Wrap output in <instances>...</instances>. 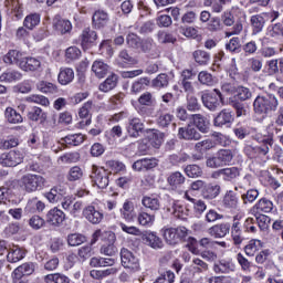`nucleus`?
I'll list each match as a JSON object with an SVG mask.
<instances>
[{"mask_svg":"<svg viewBox=\"0 0 283 283\" xmlns=\"http://www.w3.org/2000/svg\"><path fill=\"white\" fill-rule=\"evenodd\" d=\"M280 101L274 94H263L255 97L253 102L254 114L259 116H269L271 112H277Z\"/></svg>","mask_w":283,"mask_h":283,"instance_id":"f257e3e1","label":"nucleus"},{"mask_svg":"<svg viewBox=\"0 0 283 283\" xmlns=\"http://www.w3.org/2000/svg\"><path fill=\"white\" fill-rule=\"evenodd\" d=\"M233 150L220 149L213 157H209L206 161L207 167L210 169H218L220 167H227L230 163H233Z\"/></svg>","mask_w":283,"mask_h":283,"instance_id":"f03ea898","label":"nucleus"},{"mask_svg":"<svg viewBox=\"0 0 283 283\" xmlns=\"http://www.w3.org/2000/svg\"><path fill=\"white\" fill-rule=\"evenodd\" d=\"M201 102L210 112H217L222 107V93L218 88L206 91L201 94Z\"/></svg>","mask_w":283,"mask_h":283,"instance_id":"7ed1b4c3","label":"nucleus"},{"mask_svg":"<svg viewBox=\"0 0 283 283\" xmlns=\"http://www.w3.org/2000/svg\"><path fill=\"white\" fill-rule=\"evenodd\" d=\"M161 233L167 244H170L174 247L178 244L180 240H187V235H189V230H187V228L185 227L164 228L161 229Z\"/></svg>","mask_w":283,"mask_h":283,"instance_id":"20e7f679","label":"nucleus"},{"mask_svg":"<svg viewBox=\"0 0 283 283\" xmlns=\"http://www.w3.org/2000/svg\"><path fill=\"white\" fill-rule=\"evenodd\" d=\"M25 154L21 150H10L0 155V165L2 167H17L23 163Z\"/></svg>","mask_w":283,"mask_h":283,"instance_id":"39448f33","label":"nucleus"},{"mask_svg":"<svg viewBox=\"0 0 283 283\" xmlns=\"http://www.w3.org/2000/svg\"><path fill=\"white\" fill-rule=\"evenodd\" d=\"M91 180L94 185H96V187H98V189H107L109 186V172L104 168L93 166Z\"/></svg>","mask_w":283,"mask_h":283,"instance_id":"423d86ee","label":"nucleus"},{"mask_svg":"<svg viewBox=\"0 0 283 283\" xmlns=\"http://www.w3.org/2000/svg\"><path fill=\"white\" fill-rule=\"evenodd\" d=\"M120 260L124 269H130V271H140V261L128 249L123 248L120 250Z\"/></svg>","mask_w":283,"mask_h":283,"instance_id":"0eeeda50","label":"nucleus"},{"mask_svg":"<svg viewBox=\"0 0 283 283\" xmlns=\"http://www.w3.org/2000/svg\"><path fill=\"white\" fill-rule=\"evenodd\" d=\"M242 216L237 214L233 217L232 226L230 228L231 238L234 247H240L244 242V237L242 235Z\"/></svg>","mask_w":283,"mask_h":283,"instance_id":"6e6552de","label":"nucleus"},{"mask_svg":"<svg viewBox=\"0 0 283 283\" xmlns=\"http://www.w3.org/2000/svg\"><path fill=\"white\" fill-rule=\"evenodd\" d=\"M34 273V263H24L18 266L12 273L13 283H27L24 275H32Z\"/></svg>","mask_w":283,"mask_h":283,"instance_id":"1a4fd4ad","label":"nucleus"},{"mask_svg":"<svg viewBox=\"0 0 283 283\" xmlns=\"http://www.w3.org/2000/svg\"><path fill=\"white\" fill-rule=\"evenodd\" d=\"M221 206L228 211H235L240 209V197L233 190H228L222 197Z\"/></svg>","mask_w":283,"mask_h":283,"instance_id":"9d476101","label":"nucleus"},{"mask_svg":"<svg viewBox=\"0 0 283 283\" xmlns=\"http://www.w3.org/2000/svg\"><path fill=\"white\" fill-rule=\"evenodd\" d=\"M259 143L260 144L258 146H247L245 151L248 154L249 151H253V154H256V156H266L271 147H273V138L264 137Z\"/></svg>","mask_w":283,"mask_h":283,"instance_id":"9b49d317","label":"nucleus"},{"mask_svg":"<svg viewBox=\"0 0 283 283\" xmlns=\"http://www.w3.org/2000/svg\"><path fill=\"white\" fill-rule=\"evenodd\" d=\"M234 115L228 108L222 109L213 119L214 127H231L233 125Z\"/></svg>","mask_w":283,"mask_h":283,"instance_id":"f8f14e48","label":"nucleus"},{"mask_svg":"<svg viewBox=\"0 0 283 283\" xmlns=\"http://www.w3.org/2000/svg\"><path fill=\"white\" fill-rule=\"evenodd\" d=\"M177 136L180 140H200L202 138V135L191 125L180 127Z\"/></svg>","mask_w":283,"mask_h":283,"instance_id":"ddd939ff","label":"nucleus"},{"mask_svg":"<svg viewBox=\"0 0 283 283\" xmlns=\"http://www.w3.org/2000/svg\"><path fill=\"white\" fill-rule=\"evenodd\" d=\"M104 237L107 238L108 244L102 245L101 253L108 256L116 255V253H118V248L114 245V242H116V234L112 231H105Z\"/></svg>","mask_w":283,"mask_h":283,"instance_id":"4468645a","label":"nucleus"},{"mask_svg":"<svg viewBox=\"0 0 283 283\" xmlns=\"http://www.w3.org/2000/svg\"><path fill=\"white\" fill-rule=\"evenodd\" d=\"M83 216L88 222H91V224H101V222H103V218H105L103 212L97 210L94 206H87L84 208Z\"/></svg>","mask_w":283,"mask_h":283,"instance_id":"2eb2a0df","label":"nucleus"},{"mask_svg":"<svg viewBox=\"0 0 283 283\" xmlns=\"http://www.w3.org/2000/svg\"><path fill=\"white\" fill-rule=\"evenodd\" d=\"M134 171H149L158 167V159L156 158H142L133 164Z\"/></svg>","mask_w":283,"mask_h":283,"instance_id":"dca6fc26","label":"nucleus"},{"mask_svg":"<svg viewBox=\"0 0 283 283\" xmlns=\"http://www.w3.org/2000/svg\"><path fill=\"white\" fill-rule=\"evenodd\" d=\"M186 180L187 178L180 171L171 172L167 178L169 187H171L172 191H178V193H184L180 188L186 182Z\"/></svg>","mask_w":283,"mask_h":283,"instance_id":"f3484780","label":"nucleus"},{"mask_svg":"<svg viewBox=\"0 0 283 283\" xmlns=\"http://www.w3.org/2000/svg\"><path fill=\"white\" fill-rule=\"evenodd\" d=\"M145 129V124L138 117H129L127 132L132 138H138Z\"/></svg>","mask_w":283,"mask_h":283,"instance_id":"a211bd4d","label":"nucleus"},{"mask_svg":"<svg viewBox=\"0 0 283 283\" xmlns=\"http://www.w3.org/2000/svg\"><path fill=\"white\" fill-rule=\"evenodd\" d=\"M67 195V188L65 186H54L50 192L45 195V198L49 200V202H52L53 205H56V202H61L63 200L64 196Z\"/></svg>","mask_w":283,"mask_h":283,"instance_id":"6ab92c4d","label":"nucleus"},{"mask_svg":"<svg viewBox=\"0 0 283 283\" xmlns=\"http://www.w3.org/2000/svg\"><path fill=\"white\" fill-rule=\"evenodd\" d=\"M222 187L220 184H206L201 190V196L205 200H216L220 196Z\"/></svg>","mask_w":283,"mask_h":283,"instance_id":"aec40b11","label":"nucleus"},{"mask_svg":"<svg viewBox=\"0 0 283 283\" xmlns=\"http://www.w3.org/2000/svg\"><path fill=\"white\" fill-rule=\"evenodd\" d=\"M53 30H55L57 34H70V32H72V22L60 15H55L53 19Z\"/></svg>","mask_w":283,"mask_h":283,"instance_id":"412c9836","label":"nucleus"},{"mask_svg":"<svg viewBox=\"0 0 283 283\" xmlns=\"http://www.w3.org/2000/svg\"><path fill=\"white\" fill-rule=\"evenodd\" d=\"M120 217L126 222H134L136 220V209L134 208V202L125 201L119 210Z\"/></svg>","mask_w":283,"mask_h":283,"instance_id":"4be33fe9","label":"nucleus"},{"mask_svg":"<svg viewBox=\"0 0 283 283\" xmlns=\"http://www.w3.org/2000/svg\"><path fill=\"white\" fill-rule=\"evenodd\" d=\"M65 220V212H63L59 208L51 209L46 214V222L49 224H53L54 227H59V224H63Z\"/></svg>","mask_w":283,"mask_h":283,"instance_id":"5701e85b","label":"nucleus"},{"mask_svg":"<svg viewBox=\"0 0 283 283\" xmlns=\"http://www.w3.org/2000/svg\"><path fill=\"white\" fill-rule=\"evenodd\" d=\"M19 185L21 189L31 193L32 191H36V175L27 174L20 180Z\"/></svg>","mask_w":283,"mask_h":283,"instance_id":"b1692460","label":"nucleus"},{"mask_svg":"<svg viewBox=\"0 0 283 283\" xmlns=\"http://www.w3.org/2000/svg\"><path fill=\"white\" fill-rule=\"evenodd\" d=\"M92 109V102H87L83 105V107L80 108L78 116L82 119L80 123H77L76 127L80 129H83V127H87V125L92 124V118H90V111Z\"/></svg>","mask_w":283,"mask_h":283,"instance_id":"393cba45","label":"nucleus"},{"mask_svg":"<svg viewBox=\"0 0 283 283\" xmlns=\"http://www.w3.org/2000/svg\"><path fill=\"white\" fill-rule=\"evenodd\" d=\"M93 25L97 30H101V28H105L107 23H109V14L105 11L97 10L94 12L92 17Z\"/></svg>","mask_w":283,"mask_h":283,"instance_id":"a878e982","label":"nucleus"},{"mask_svg":"<svg viewBox=\"0 0 283 283\" xmlns=\"http://www.w3.org/2000/svg\"><path fill=\"white\" fill-rule=\"evenodd\" d=\"M229 231H231V224L219 223V224L211 227L208 230V233H209V235H212L213 238H226V235H228Z\"/></svg>","mask_w":283,"mask_h":283,"instance_id":"bb28decb","label":"nucleus"},{"mask_svg":"<svg viewBox=\"0 0 283 283\" xmlns=\"http://www.w3.org/2000/svg\"><path fill=\"white\" fill-rule=\"evenodd\" d=\"M214 273H233L235 271V263L231 260H221L213 265Z\"/></svg>","mask_w":283,"mask_h":283,"instance_id":"cd10ccee","label":"nucleus"},{"mask_svg":"<svg viewBox=\"0 0 283 283\" xmlns=\"http://www.w3.org/2000/svg\"><path fill=\"white\" fill-rule=\"evenodd\" d=\"M142 205L150 211H160V198L156 196H145L142 199Z\"/></svg>","mask_w":283,"mask_h":283,"instance_id":"c85d7f7f","label":"nucleus"},{"mask_svg":"<svg viewBox=\"0 0 283 283\" xmlns=\"http://www.w3.org/2000/svg\"><path fill=\"white\" fill-rule=\"evenodd\" d=\"M4 6L11 14H14L15 19H21L23 17V8L19 0H6Z\"/></svg>","mask_w":283,"mask_h":283,"instance_id":"c756f323","label":"nucleus"},{"mask_svg":"<svg viewBox=\"0 0 283 283\" xmlns=\"http://www.w3.org/2000/svg\"><path fill=\"white\" fill-rule=\"evenodd\" d=\"M264 23H266V20H264V17L262 14H255L252 15L250 19V25L252 28V34H260L262 30H264Z\"/></svg>","mask_w":283,"mask_h":283,"instance_id":"7c9ffc66","label":"nucleus"},{"mask_svg":"<svg viewBox=\"0 0 283 283\" xmlns=\"http://www.w3.org/2000/svg\"><path fill=\"white\" fill-rule=\"evenodd\" d=\"M23 57V53L18 50H10L4 56L3 62L7 65H21V59Z\"/></svg>","mask_w":283,"mask_h":283,"instance_id":"2f4dec72","label":"nucleus"},{"mask_svg":"<svg viewBox=\"0 0 283 283\" xmlns=\"http://www.w3.org/2000/svg\"><path fill=\"white\" fill-rule=\"evenodd\" d=\"M25 258V252L19 248V245H13L9 249V252L7 254L8 262H11L12 264L17 262H21Z\"/></svg>","mask_w":283,"mask_h":283,"instance_id":"473e14b6","label":"nucleus"},{"mask_svg":"<svg viewBox=\"0 0 283 283\" xmlns=\"http://www.w3.org/2000/svg\"><path fill=\"white\" fill-rule=\"evenodd\" d=\"M57 81L60 85H70L72 81H74V70L70 67L60 69V73L57 75Z\"/></svg>","mask_w":283,"mask_h":283,"instance_id":"72a5a7b5","label":"nucleus"},{"mask_svg":"<svg viewBox=\"0 0 283 283\" xmlns=\"http://www.w3.org/2000/svg\"><path fill=\"white\" fill-rule=\"evenodd\" d=\"M118 85V75L111 74L104 82L98 86L99 92H112Z\"/></svg>","mask_w":283,"mask_h":283,"instance_id":"f704fd0d","label":"nucleus"},{"mask_svg":"<svg viewBox=\"0 0 283 283\" xmlns=\"http://www.w3.org/2000/svg\"><path fill=\"white\" fill-rule=\"evenodd\" d=\"M92 72H94L97 78H105L109 73V65L103 61H95L92 65Z\"/></svg>","mask_w":283,"mask_h":283,"instance_id":"c9c22d12","label":"nucleus"},{"mask_svg":"<svg viewBox=\"0 0 283 283\" xmlns=\"http://www.w3.org/2000/svg\"><path fill=\"white\" fill-rule=\"evenodd\" d=\"M253 209L256 210V213H271L273 211V201L262 198L255 203Z\"/></svg>","mask_w":283,"mask_h":283,"instance_id":"e433bc0d","label":"nucleus"},{"mask_svg":"<svg viewBox=\"0 0 283 283\" xmlns=\"http://www.w3.org/2000/svg\"><path fill=\"white\" fill-rule=\"evenodd\" d=\"M262 248V241L258 239H252L248 242V244L243 248V251L248 258H253L256 251H260Z\"/></svg>","mask_w":283,"mask_h":283,"instance_id":"4c0bfd02","label":"nucleus"},{"mask_svg":"<svg viewBox=\"0 0 283 283\" xmlns=\"http://www.w3.org/2000/svg\"><path fill=\"white\" fill-rule=\"evenodd\" d=\"M191 118L193 125L197 126L199 132H201L202 134H207V132H209V123L207 122V118H205V116L200 114H193L191 115Z\"/></svg>","mask_w":283,"mask_h":283,"instance_id":"58836bf2","label":"nucleus"},{"mask_svg":"<svg viewBox=\"0 0 283 283\" xmlns=\"http://www.w3.org/2000/svg\"><path fill=\"white\" fill-rule=\"evenodd\" d=\"M97 39H98V34H96V31L90 28H86L82 31V34H81L82 45H88V43H95Z\"/></svg>","mask_w":283,"mask_h":283,"instance_id":"ea45409f","label":"nucleus"},{"mask_svg":"<svg viewBox=\"0 0 283 283\" xmlns=\"http://www.w3.org/2000/svg\"><path fill=\"white\" fill-rule=\"evenodd\" d=\"M117 63L120 65V67H127V65H134L136 63V60L129 55V52L127 50H122L117 57Z\"/></svg>","mask_w":283,"mask_h":283,"instance_id":"a19ab883","label":"nucleus"},{"mask_svg":"<svg viewBox=\"0 0 283 283\" xmlns=\"http://www.w3.org/2000/svg\"><path fill=\"white\" fill-rule=\"evenodd\" d=\"M169 86V75L161 73L151 81V87L155 90H163Z\"/></svg>","mask_w":283,"mask_h":283,"instance_id":"79ce46f5","label":"nucleus"},{"mask_svg":"<svg viewBox=\"0 0 283 283\" xmlns=\"http://www.w3.org/2000/svg\"><path fill=\"white\" fill-rule=\"evenodd\" d=\"M151 80H149V77H140L132 84L130 92H133V94H138L143 92L145 87L149 86Z\"/></svg>","mask_w":283,"mask_h":283,"instance_id":"37998d69","label":"nucleus"},{"mask_svg":"<svg viewBox=\"0 0 283 283\" xmlns=\"http://www.w3.org/2000/svg\"><path fill=\"white\" fill-rule=\"evenodd\" d=\"M21 76L18 71H7L0 75V83H14V81H21Z\"/></svg>","mask_w":283,"mask_h":283,"instance_id":"c03bdc74","label":"nucleus"},{"mask_svg":"<svg viewBox=\"0 0 283 283\" xmlns=\"http://www.w3.org/2000/svg\"><path fill=\"white\" fill-rule=\"evenodd\" d=\"M4 116L8 120V123H11L13 125H17V123H23V117L21 116V114H19L12 107H8L6 109Z\"/></svg>","mask_w":283,"mask_h":283,"instance_id":"a18cd8bd","label":"nucleus"},{"mask_svg":"<svg viewBox=\"0 0 283 283\" xmlns=\"http://www.w3.org/2000/svg\"><path fill=\"white\" fill-rule=\"evenodd\" d=\"M235 178H240V169L238 167L223 168L224 182H233Z\"/></svg>","mask_w":283,"mask_h":283,"instance_id":"49530a36","label":"nucleus"},{"mask_svg":"<svg viewBox=\"0 0 283 283\" xmlns=\"http://www.w3.org/2000/svg\"><path fill=\"white\" fill-rule=\"evenodd\" d=\"M39 92H42V94H57L59 87L56 84H52L50 82L41 81L38 85Z\"/></svg>","mask_w":283,"mask_h":283,"instance_id":"de8ad7c7","label":"nucleus"},{"mask_svg":"<svg viewBox=\"0 0 283 283\" xmlns=\"http://www.w3.org/2000/svg\"><path fill=\"white\" fill-rule=\"evenodd\" d=\"M193 59L199 65H209L211 54L207 53V51L197 50L193 52Z\"/></svg>","mask_w":283,"mask_h":283,"instance_id":"09e8293b","label":"nucleus"},{"mask_svg":"<svg viewBox=\"0 0 283 283\" xmlns=\"http://www.w3.org/2000/svg\"><path fill=\"white\" fill-rule=\"evenodd\" d=\"M19 67L24 72H34L36 70V59L22 56Z\"/></svg>","mask_w":283,"mask_h":283,"instance_id":"8fccbe9b","label":"nucleus"},{"mask_svg":"<svg viewBox=\"0 0 283 283\" xmlns=\"http://www.w3.org/2000/svg\"><path fill=\"white\" fill-rule=\"evenodd\" d=\"M138 223L142 227H151L156 222V216L147 212H140L137 217Z\"/></svg>","mask_w":283,"mask_h":283,"instance_id":"3c124183","label":"nucleus"},{"mask_svg":"<svg viewBox=\"0 0 283 283\" xmlns=\"http://www.w3.org/2000/svg\"><path fill=\"white\" fill-rule=\"evenodd\" d=\"M84 140H85V137L83 136V134L67 135L66 137L63 138V142L66 145H72L73 147H77V145H82Z\"/></svg>","mask_w":283,"mask_h":283,"instance_id":"603ef678","label":"nucleus"},{"mask_svg":"<svg viewBox=\"0 0 283 283\" xmlns=\"http://www.w3.org/2000/svg\"><path fill=\"white\" fill-rule=\"evenodd\" d=\"M87 242V238L83 234L73 233L67 237V244L70 247H81V244Z\"/></svg>","mask_w":283,"mask_h":283,"instance_id":"864d4df0","label":"nucleus"},{"mask_svg":"<svg viewBox=\"0 0 283 283\" xmlns=\"http://www.w3.org/2000/svg\"><path fill=\"white\" fill-rule=\"evenodd\" d=\"M191 266L195 273H205L209 271V264H207V262L202 261V259H199V258L192 259Z\"/></svg>","mask_w":283,"mask_h":283,"instance_id":"5fc2aeb1","label":"nucleus"},{"mask_svg":"<svg viewBox=\"0 0 283 283\" xmlns=\"http://www.w3.org/2000/svg\"><path fill=\"white\" fill-rule=\"evenodd\" d=\"M185 174L188 178H200L202 176V168L198 165H188L185 168Z\"/></svg>","mask_w":283,"mask_h":283,"instance_id":"6e6d98bb","label":"nucleus"},{"mask_svg":"<svg viewBox=\"0 0 283 283\" xmlns=\"http://www.w3.org/2000/svg\"><path fill=\"white\" fill-rule=\"evenodd\" d=\"M146 242L151 249H163V240L154 232L147 234Z\"/></svg>","mask_w":283,"mask_h":283,"instance_id":"4d7b16f0","label":"nucleus"},{"mask_svg":"<svg viewBox=\"0 0 283 283\" xmlns=\"http://www.w3.org/2000/svg\"><path fill=\"white\" fill-rule=\"evenodd\" d=\"M83 178V169L78 166H73L67 174V180L70 182H76V180H81Z\"/></svg>","mask_w":283,"mask_h":283,"instance_id":"13d9d810","label":"nucleus"},{"mask_svg":"<svg viewBox=\"0 0 283 283\" xmlns=\"http://www.w3.org/2000/svg\"><path fill=\"white\" fill-rule=\"evenodd\" d=\"M138 103L145 107H151L156 103V98H154V94L150 92H145L138 97Z\"/></svg>","mask_w":283,"mask_h":283,"instance_id":"bf43d9fd","label":"nucleus"},{"mask_svg":"<svg viewBox=\"0 0 283 283\" xmlns=\"http://www.w3.org/2000/svg\"><path fill=\"white\" fill-rule=\"evenodd\" d=\"M174 120V115L169 113L160 114L157 118V125L158 127H161L163 129L169 127Z\"/></svg>","mask_w":283,"mask_h":283,"instance_id":"052dcab7","label":"nucleus"},{"mask_svg":"<svg viewBox=\"0 0 283 283\" xmlns=\"http://www.w3.org/2000/svg\"><path fill=\"white\" fill-rule=\"evenodd\" d=\"M46 283H70V277L63 274H49L44 276Z\"/></svg>","mask_w":283,"mask_h":283,"instance_id":"680f3d73","label":"nucleus"},{"mask_svg":"<svg viewBox=\"0 0 283 283\" xmlns=\"http://www.w3.org/2000/svg\"><path fill=\"white\" fill-rule=\"evenodd\" d=\"M208 30L209 32H220L222 28H224V24H222V20L218 17H213L208 22Z\"/></svg>","mask_w":283,"mask_h":283,"instance_id":"e2e57ef3","label":"nucleus"},{"mask_svg":"<svg viewBox=\"0 0 283 283\" xmlns=\"http://www.w3.org/2000/svg\"><path fill=\"white\" fill-rule=\"evenodd\" d=\"M140 36H138L135 33H128L126 36V43L129 48H133L134 50H140Z\"/></svg>","mask_w":283,"mask_h":283,"instance_id":"0e129e2a","label":"nucleus"},{"mask_svg":"<svg viewBox=\"0 0 283 283\" xmlns=\"http://www.w3.org/2000/svg\"><path fill=\"white\" fill-rule=\"evenodd\" d=\"M258 196H260L258 189H250L241 196V200H243V205H249V202H255Z\"/></svg>","mask_w":283,"mask_h":283,"instance_id":"69168bd1","label":"nucleus"},{"mask_svg":"<svg viewBox=\"0 0 283 283\" xmlns=\"http://www.w3.org/2000/svg\"><path fill=\"white\" fill-rule=\"evenodd\" d=\"M200 102H198V97L193 95L187 96V109L188 112H200Z\"/></svg>","mask_w":283,"mask_h":283,"instance_id":"338daca9","label":"nucleus"},{"mask_svg":"<svg viewBox=\"0 0 283 283\" xmlns=\"http://www.w3.org/2000/svg\"><path fill=\"white\" fill-rule=\"evenodd\" d=\"M174 280H176V274L171 271H166L160 274L154 283H174Z\"/></svg>","mask_w":283,"mask_h":283,"instance_id":"774afa93","label":"nucleus"}]
</instances>
